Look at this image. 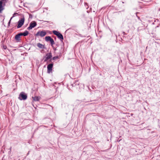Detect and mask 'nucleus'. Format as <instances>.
I'll use <instances>...</instances> for the list:
<instances>
[{
  "label": "nucleus",
  "mask_w": 160,
  "mask_h": 160,
  "mask_svg": "<svg viewBox=\"0 0 160 160\" xmlns=\"http://www.w3.org/2000/svg\"><path fill=\"white\" fill-rule=\"evenodd\" d=\"M52 38L50 36H46L45 38V40L47 42L50 41Z\"/></svg>",
  "instance_id": "nucleus-13"
},
{
  "label": "nucleus",
  "mask_w": 160,
  "mask_h": 160,
  "mask_svg": "<svg viewBox=\"0 0 160 160\" xmlns=\"http://www.w3.org/2000/svg\"><path fill=\"white\" fill-rule=\"evenodd\" d=\"M85 4H87V3H85Z\"/></svg>",
  "instance_id": "nucleus-30"
},
{
  "label": "nucleus",
  "mask_w": 160,
  "mask_h": 160,
  "mask_svg": "<svg viewBox=\"0 0 160 160\" xmlns=\"http://www.w3.org/2000/svg\"><path fill=\"white\" fill-rule=\"evenodd\" d=\"M29 18H32V16L31 14H29Z\"/></svg>",
  "instance_id": "nucleus-25"
},
{
  "label": "nucleus",
  "mask_w": 160,
  "mask_h": 160,
  "mask_svg": "<svg viewBox=\"0 0 160 160\" xmlns=\"http://www.w3.org/2000/svg\"><path fill=\"white\" fill-rule=\"evenodd\" d=\"M53 63H51L48 65L47 66V72L50 73L52 71L53 66Z\"/></svg>",
  "instance_id": "nucleus-6"
},
{
  "label": "nucleus",
  "mask_w": 160,
  "mask_h": 160,
  "mask_svg": "<svg viewBox=\"0 0 160 160\" xmlns=\"http://www.w3.org/2000/svg\"><path fill=\"white\" fill-rule=\"evenodd\" d=\"M22 33L23 34V36H27L29 34V32L27 30H25Z\"/></svg>",
  "instance_id": "nucleus-15"
},
{
  "label": "nucleus",
  "mask_w": 160,
  "mask_h": 160,
  "mask_svg": "<svg viewBox=\"0 0 160 160\" xmlns=\"http://www.w3.org/2000/svg\"><path fill=\"white\" fill-rule=\"evenodd\" d=\"M25 21V18L24 17L21 18L18 22L17 28H20L23 24Z\"/></svg>",
  "instance_id": "nucleus-2"
},
{
  "label": "nucleus",
  "mask_w": 160,
  "mask_h": 160,
  "mask_svg": "<svg viewBox=\"0 0 160 160\" xmlns=\"http://www.w3.org/2000/svg\"><path fill=\"white\" fill-rule=\"evenodd\" d=\"M139 13V12H136V16L138 18V19H140V17H139V16H138L137 15V13Z\"/></svg>",
  "instance_id": "nucleus-24"
},
{
  "label": "nucleus",
  "mask_w": 160,
  "mask_h": 160,
  "mask_svg": "<svg viewBox=\"0 0 160 160\" xmlns=\"http://www.w3.org/2000/svg\"><path fill=\"white\" fill-rule=\"evenodd\" d=\"M39 147V146L38 145H37V146H36V149L38 150H40V148H38V147Z\"/></svg>",
  "instance_id": "nucleus-19"
},
{
  "label": "nucleus",
  "mask_w": 160,
  "mask_h": 160,
  "mask_svg": "<svg viewBox=\"0 0 160 160\" xmlns=\"http://www.w3.org/2000/svg\"><path fill=\"white\" fill-rule=\"evenodd\" d=\"M52 57V54L51 52L48 53L46 54V57L43 58V59L45 58L44 62H46L49 59H51Z\"/></svg>",
  "instance_id": "nucleus-5"
},
{
  "label": "nucleus",
  "mask_w": 160,
  "mask_h": 160,
  "mask_svg": "<svg viewBox=\"0 0 160 160\" xmlns=\"http://www.w3.org/2000/svg\"><path fill=\"white\" fill-rule=\"evenodd\" d=\"M58 38L60 39V40L62 42L63 40V35L60 32L57 36Z\"/></svg>",
  "instance_id": "nucleus-8"
},
{
  "label": "nucleus",
  "mask_w": 160,
  "mask_h": 160,
  "mask_svg": "<svg viewBox=\"0 0 160 160\" xmlns=\"http://www.w3.org/2000/svg\"><path fill=\"white\" fill-rule=\"evenodd\" d=\"M18 14V13L17 12H15L14 13V14H13V17H15V16H16Z\"/></svg>",
  "instance_id": "nucleus-21"
},
{
  "label": "nucleus",
  "mask_w": 160,
  "mask_h": 160,
  "mask_svg": "<svg viewBox=\"0 0 160 160\" xmlns=\"http://www.w3.org/2000/svg\"><path fill=\"white\" fill-rule=\"evenodd\" d=\"M88 7L87 8V9L88 8Z\"/></svg>",
  "instance_id": "nucleus-31"
},
{
  "label": "nucleus",
  "mask_w": 160,
  "mask_h": 160,
  "mask_svg": "<svg viewBox=\"0 0 160 160\" xmlns=\"http://www.w3.org/2000/svg\"><path fill=\"white\" fill-rule=\"evenodd\" d=\"M18 35L21 37V36H23V34L22 32H21L18 33Z\"/></svg>",
  "instance_id": "nucleus-22"
},
{
  "label": "nucleus",
  "mask_w": 160,
  "mask_h": 160,
  "mask_svg": "<svg viewBox=\"0 0 160 160\" xmlns=\"http://www.w3.org/2000/svg\"><path fill=\"white\" fill-rule=\"evenodd\" d=\"M20 38V36L18 34L15 35V39L16 41L18 42L19 41L21 40Z\"/></svg>",
  "instance_id": "nucleus-10"
},
{
  "label": "nucleus",
  "mask_w": 160,
  "mask_h": 160,
  "mask_svg": "<svg viewBox=\"0 0 160 160\" xmlns=\"http://www.w3.org/2000/svg\"><path fill=\"white\" fill-rule=\"evenodd\" d=\"M68 6H69L71 7H72V6L70 5H69V4H68Z\"/></svg>",
  "instance_id": "nucleus-28"
},
{
  "label": "nucleus",
  "mask_w": 160,
  "mask_h": 160,
  "mask_svg": "<svg viewBox=\"0 0 160 160\" xmlns=\"http://www.w3.org/2000/svg\"><path fill=\"white\" fill-rule=\"evenodd\" d=\"M58 56L54 57H53L52 58V59H51L50 60V62H51V61L52 60H55L58 59Z\"/></svg>",
  "instance_id": "nucleus-18"
},
{
  "label": "nucleus",
  "mask_w": 160,
  "mask_h": 160,
  "mask_svg": "<svg viewBox=\"0 0 160 160\" xmlns=\"http://www.w3.org/2000/svg\"><path fill=\"white\" fill-rule=\"evenodd\" d=\"M46 34V32L44 30L41 31H39L35 35L37 36H40L41 37H43L45 36Z\"/></svg>",
  "instance_id": "nucleus-3"
},
{
  "label": "nucleus",
  "mask_w": 160,
  "mask_h": 160,
  "mask_svg": "<svg viewBox=\"0 0 160 160\" xmlns=\"http://www.w3.org/2000/svg\"><path fill=\"white\" fill-rule=\"evenodd\" d=\"M44 22H47L48 23H50V22L49 21H44Z\"/></svg>",
  "instance_id": "nucleus-26"
},
{
  "label": "nucleus",
  "mask_w": 160,
  "mask_h": 160,
  "mask_svg": "<svg viewBox=\"0 0 160 160\" xmlns=\"http://www.w3.org/2000/svg\"><path fill=\"white\" fill-rule=\"evenodd\" d=\"M37 25V22L34 21L32 22L29 24V26L27 28V29L30 30L35 27Z\"/></svg>",
  "instance_id": "nucleus-4"
},
{
  "label": "nucleus",
  "mask_w": 160,
  "mask_h": 160,
  "mask_svg": "<svg viewBox=\"0 0 160 160\" xmlns=\"http://www.w3.org/2000/svg\"><path fill=\"white\" fill-rule=\"evenodd\" d=\"M13 18V17H12L10 19V20L9 21V22H8V24H9H9H10V23L11 21V19H12V18Z\"/></svg>",
  "instance_id": "nucleus-23"
},
{
  "label": "nucleus",
  "mask_w": 160,
  "mask_h": 160,
  "mask_svg": "<svg viewBox=\"0 0 160 160\" xmlns=\"http://www.w3.org/2000/svg\"><path fill=\"white\" fill-rule=\"evenodd\" d=\"M2 48L4 49H6L7 48V46L5 45H3Z\"/></svg>",
  "instance_id": "nucleus-20"
},
{
  "label": "nucleus",
  "mask_w": 160,
  "mask_h": 160,
  "mask_svg": "<svg viewBox=\"0 0 160 160\" xmlns=\"http://www.w3.org/2000/svg\"><path fill=\"white\" fill-rule=\"evenodd\" d=\"M57 49L56 48L55 49V50H56Z\"/></svg>",
  "instance_id": "nucleus-29"
},
{
  "label": "nucleus",
  "mask_w": 160,
  "mask_h": 160,
  "mask_svg": "<svg viewBox=\"0 0 160 160\" xmlns=\"http://www.w3.org/2000/svg\"><path fill=\"white\" fill-rule=\"evenodd\" d=\"M37 46L41 49H46V47H45L44 45H43L39 42L37 43Z\"/></svg>",
  "instance_id": "nucleus-7"
},
{
  "label": "nucleus",
  "mask_w": 160,
  "mask_h": 160,
  "mask_svg": "<svg viewBox=\"0 0 160 160\" xmlns=\"http://www.w3.org/2000/svg\"><path fill=\"white\" fill-rule=\"evenodd\" d=\"M4 5L0 2V13L2 12V11L4 9Z\"/></svg>",
  "instance_id": "nucleus-9"
},
{
  "label": "nucleus",
  "mask_w": 160,
  "mask_h": 160,
  "mask_svg": "<svg viewBox=\"0 0 160 160\" xmlns=\"http://www.w3.org/2000/svg\"><path fill=\"white\" fill-rule=\"evenodd\" d=\"M53 33L56 36H57L59 33L60 32L56 30H53L52 31Z\"/></svg>",
  "instance_id": "nucleus-16"
},
{
  "label": "nucleus",
  "mask_w": 160,
  "mask_h": 160,
  "mask_svg": "<svg viewBox=\"0 0 160 160\" xmlns=\"http://www.w3.org/2000/svg\"><path fill=\"white\" fill-rule=\"evenodd\" d=\"M7 0H0V2L5 6V3L7 2Z\"/></svg>",
  "instance_id": "nucleus-14"
},
{
  "label": "nucleus",
  "mask_w": 160,
  "mask_h": 160,
  "mask_svg": "<svg viewBox=\"0 0 160 160\" xmlns=\"http://www.w3.org/2000/svg\"><path fill=\"white\" fill-rule=\"evenodd\" d=\"M79 84V83L78 82V80H76L74 81L73 83H72V86H75L76 85H78Z\"/></svg>",
  "instance_id": "nucleus-12"
},
{
  "label": "nucleus",
  "mask_w": 160,
  "mask_h": 160,
  "mask_svg": "<svg viewBox=\"0 0 160 160\" xmlns=\"http://www.w3.org/2000/svg\"><path fill=\"white\" fill-rule=\"evenodd\" d=\"M33 100L35 101H39L40 98L39 97L37 96H35L34 97H32Z\"/></svg>",
  "instance_id": "nucleus-11"
},
{
  "label": "nucleus",
  "mask_w": 160,
  "mask_h": 160,
  "mask_svg": "<svg viewBox=\"0 0 160 160\" xmlns=\"http://www.w3.org/2000/svg\"><path fill=\"white\" fill-rule=\"evenodd\" d=\"M50 42V44L52 46H53V45L55 44L54 41L53 40V39L52 38V39L50 40L49 41Z\"/></svg>",
  "instance_id": "nucleus-17"
},
{
  "label": "nucleus",
  "mask_w": 160,
  "mask_h": 160,
  "mask_svg": "<svg viewBox=\"0 0 160 160\" xmlns=\"http://www.w3.org/2000/svg\"><path fill=\"white\" fill-rule=\"evenodd\" d=\"M123 34L124 35H125L127 34L126 33H125V32H123Z\"/></svg>",
  "instance_id": "nucleus-27"
},
{
  "label": "nucleus",
  "mask_w": 160,
  "mask_h": 160,
  "mask_svg": "<svg viewBox=\"0 0 160 160\" xmlns=\"http://www.w3.org/2000/svg\"><path fill=\"white\" fill-rule=\"evenodd\" d=\"M27 98V95L24 92H21L19 95V97L18 98L19 99L21 100H26Z\"/></svg>",
  "instance_id": "nucleus-1"
}]
</instances>
